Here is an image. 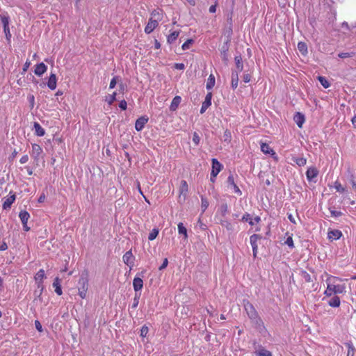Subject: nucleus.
Listing matches in <instances>:
<instances>
[{
    "label": "nucleus",
    "mask_w": 356,
    "mask_h": 356,
    "mask_svg": "<svg viewBox=\"0 0 356 356\" xmlns=\"http://www.w3.org/2000/svg\"><path fill=\"white\" fill-rule=\"evenodd\" d=\"M339 57L341 58H348L351 56V54L348 52H342L339 54Z\"/></svg>",
    "instance_id": "62"
},
{
    "label": "nucleus",
    "mask_w": 356,
    "mask_h": 356,
    "mask_svg": "<svg viewBox=\"0 0 356 356\" xmlns=\"http://www.w3.org/2000/svg\"><path fill=\"white\" fill-rule=\"evenodd\" d=\"M327 234H328V238L330 240L339 239L342 236L341 232L338 229H333V230L329 231Z\"/></svg>",
    "instance_id": "20"
},
{
    "label": "nucleus",
    "mask_w": 356,
    "mask_h": 356,
    "mask_svg": "<svg viewBox=\"0 0 356 356\" xmlns=\"http://www.w3.org/2000/svg\"><path fill=\"white\" fill-rule=\"evenodd\" d=\"M148 327L146 325H143L140 330V336L143 337H146L147 334L148 333Z\"/></svg>",
    "instance_id": "55"
},
{
    "label": "nucleus",
    "mask_w": 356,
    "mask_h": 356,
    "mask_svg": "<svg viewBox=\"0 0 356 356\" xmlns=\"http://www.w3.org/2000/svg\"><path fill=\"white\" fill-rule=\"evenodd\" d=\"M61 280L56 277L53 282V286L55 288V292L58 295L60 296L62 294V289L60 285Z\"/></svg>",
    "instance_id": "19"
},
{
    "label": "nucleus",
    "mask_w": 356,
    "mask_h": 356,
    "mask_svg": "<svg viewBox=\"0 0 356 356\" xmlns=\"http://www.w3.org/2000/svg\"><path fill=\"white\" fill-rule=\"evenodd\" d=\"M133 286L136 292L141 290L143 286V281L140 277H135L133 280Z\"/></svg>",
    "instance_id": "16"
},
{
    "label": "nucleus",
    "mask_w": 356,
    "mask_h": 356,
    "mask_svg": "<svg viewBox=\"0 0 356 356\" xmlns=\"http://www.w3.org/2000/svg\"><path fill=\"white\" fill-rule=\"evenodd\" d=\"M56 81H57V79H56V74L54 73H51L49 76V80L47 82V86L49 87V88L51 90L56 89Z\"/></svg>",
    "instance_id": "15"
},
{
    "label": "nucleus",
    "mask_w": 356,
    "mask_h": 356,
    "mask_svg": "<svg viewBox=\"0 0 356 356\" xmlns=\"http://www.w3.org/2000/svg\"><path fill=\"white\" fill-rule=\"evenodd\" d=\"M252 322L255 325V327L259 330V332H261L263 330L265 329L264 326V323L261 318L257 315L255 318L250 319Z\"/></svg>",
    "instance_id": "13"
},
{
    "label": "nucleus",
    "mask_w": 356,
    "mask_h": 356,
    "mask_svg": "<svg viewBox=\"0 0 356 356\" xmlns=\"http://www.w3.org/2000/svg\"><path fill=\"white\" fill-rule=\"evenodd\" d=\"M47 67L43 63H40L35 65L34 73L37 76H40L47 71Z\"/></svg>",
    "instance_id": "10"
},
{
    "label": "nucleus",
    "mask_w": 356,
    "mask_h": 356,
    "mask_svg": "<svg viewBox=\"0 0 356 356\" xmlns=\"http://www.w3.org/2000/svg\"><path fill=\"white\" fill-rule=\"evenodd\" d=\"M228 46L227 42L224 44L221 48V55L223 61L226 63L228 61L227 58Z\"/></svg>",
    "instance_id": "30"
},
{
    "label": "nucleus",
    "mask_w": 356,
    "mask_h": 356,
    "mask_svg": "<svg viewBox=\"0 0 356 356\" xmlns=\"http://www.w3.org/2000/svg\"><path fill=\"white\" fill-rule=\"evenodd\" d=\"M215 76L211 74L208 78L206 88L207 90H211L215 85Z\"/></svg>",
    "instance_id": "34"
},
{
    "label": "nucleus",
    "mask_w": 356,
    "mask_h": 356,
    "mask_svg": "<svg viewBox=\"0 0 356 356\" xmlns=\"http://www.w3.org/2000/svg\"><path fill=\"white\" fill-rule=\"evenodd\" d=\"M119 107L123 111L126 110L127 107V102L124 99L120 101L119 104Z\"/></svg>",
    "instance_id": "58"
},
{
    "label": "nucleus",
    "mask_w": 356,
    "mask_h": 356,
    "mask_svg": "<svg viewBox=\"0 0 356 356\" xmlns=\"http://www.w3.org/2000/svg\"><path fill=\"white\" fill-rule=\"evenodd\" d=\"M181 97L175 96L171 102V104L170 106V111H175L178 108L179 104L181 103Z\"/></svg>",
    "instance_id": "24"
},
{
    "label": "nucleus",
    "mask_w": 356,
    "mask_h": 356,
    "mask_svg": "<svg viewBox=\"0 0 356 356\" xmlns=\"http://www.w3.org/2000/svg\"><path fill=\"white\" fill-rule=\"evenodd\" d=\"M261 150L266 154H268L273 156L275 155V152L266 143H262L261 145Z\"/></svg>",
    "instance_id": "26"
},
{
    "label": "nucleus",
    "mask_w": 356,
    "mask_h": 356,
    "mask_svg": "<svg viewBox=\"0 0 356 356\" xmlns=\"http://www.w3.org/2000/svg\"><path fill=\"white\" fill-rule=\"evenodd\" d=\"M318 81H320L321 84L325 88H327L330 86V83L326 79V78L323 76H318Z\"/></svg>",
    "instance_id": "44"
},
{
    "label": "nucleus",
    "mask_w": 356,
    "mask_h": 356,
    "mask_svg": "<svg viewBox=\"0 0 356 356\" xmlns=\"http://www.w3.org/2000/svg\"><path fill=\"white\" fill-rule=\"evenodd\" d=\"M9 24H3V31L6 35V40L10 43L11 38V33L10 32Z\"/></svg>",
    "instance_id": "35"
},
{
    "label": "nucleus",
    "mask_w": 356,
    "mask_h": 356,
    "mask_svg": "<svg viewBox=\"0 0 356 356\" xmlns=\"http://www.w3.org/2000/svg\"><path fill=\"white\" fill-rule=\"evenodd\" d=\"M329 210H330L332 217L337 218V217L341 216L343 215V213L341 211H336V210H334V208L330 207V208H329Z\"/></svg>",
    "instance_id": "49"
},
{
    "label": "nucleus",
    "mask_w": 356,
    "mask_h": 356,
    "mask_svg": "<svg viewBox=\"0 0 356 356\" xmlns=\"http://www.w3.org/2000/svg\"><path fill=\"white\" fill-rule=\"evenodd\" d=\"M238 83V72L236 70L232 71V81L231 85L233 89H236Z\"/></svg>",
    "instance_id": "18"
},
{
    "label": "nucleus",
    "mask_w": 356,
    "mask_h": 356,
    "mask_svg": "<svg viewBox=\"0 0 356 356\" xmlns=\"http://www.w3.org/2000/svg\"><path fill=\"white\" fill-rule=\"evenodd\" d=\"M212 170L211 172V175L216 178L217 175L220 172L222 165V164L216 159H212Z\"/></svg>",
    "instance_id": "5"
},
{
    "label": "nucleus",
    "mask_w": 356,
    "mask_h": 356,
    "mask_svg": "<svg viewBox=\"0 0 356 356\" xmlns=\"http://www.w3.org/2000/svg\"><path fill=\"white\" fill-rule=\"evenodd\" d=\"M293 120L298 125L299 128L302 127L303 123L305 122V115L300 112H297L293 117Z\"/></svg>",
    "instance_id": "9"
},
{
    "label": "nucleus",
    "mask_w": 356,
    "mask_h": 356,
    "mask_svg": "<svg viewBox=\"0 0 356 356\" xmlns=\"http://www.w3.org/2000/svg\"><path fill=\"white\" fill-rule=\"evenodd\" d=\"M45 277V275H44V270H42V269H40L35 275V281L38 282H42V280L44 279V277Z\"/></svg>",
    "instance_id": "38"
},
{
    "label": "nucleus",
    "mask_w": 356,
    "mask_h": 356,
    "mask_svg": "<svg viewBox=\"0 0 356 356\" xmlns=\"http://www.w3.org/2000/svg\"><path fill=\"white\" fill-rule=\"evenodd\" d=\"M328 304L330 307H338L340 305V298L334 296L328 301Z\"/></svg>",
    "instance_id": "27"
},
{
    "label": "nucleus",
    "mask_w": 356,
    "mask_h": 356,
    "mask_svg": "<svg viewBox=\"0 0 356 356\" xmlns=\"http://www.w3.org/2000/svg\"><path fill=\"white\" fill-rule=\"evenodd\" d=\"M158 24H147V26L145 29V31L146 33L149 34L152 33Z\"/></svg>",
    "instance_id": "42"
},
{
    "label": "nucleus",
    "mask_w": 356,
    "mask_h": 356,
    "mask_svg": "<svg viewBox=\"0 0 356 356\" xmlns=\"http://www.w3.org/2000/svg\"><path fill=\"white\" fill-rule=\"evenodd\" d=\"M300 275H301L302 278L304 279L305 281L307 282H311L312 281V278H311V275L307 272H306L305 270L301 271Z\"/></svg>",
    "instance_id": "43"
},
{
    "label": "nucleus",
    "mask_w": 356,
    "mask_h": 356,
    "mask_svg": "<svg viewBox=\"0 0 356 356\" xmlns=\"http://www.w3.org/2000/svg\"><path fill=\"white\" fill-rule=\"evenodd\" d=\"M140 297V293L136 292L135 297L134 298V302L132 305V308H136L139 303V299Z\"/></svg>",
    "instance_id": "47"
},
{
    "label": "nucleus",
    "mask_w": 356,
    "mask_h": 356,
    "mask_svg": "<svg viewBox=\"0 0 356 356\" xmlns=\"http://www.w3.org/2000/svg\"><path fill=\"white\" fill-rule=\"evenodd\" d=\"M42 152V149L38 144L32 145V155L35 159H37Z\"/></svg>",
    "instance_id": "25"
},
{
    "label": "nucleus",
    "mask_w": 356,
    "mask_h": 356,
    "mask_svg": "<svg viewBox=\"0 0 356 356\" xmlns=\"http://www.w3.org/2000/svg\"><path fill=\"white\" fill-rule=\"evenodd\" d=\"M116 92H113L106 98V101H107L109 105H111L116 100Z\"/></svg>",
    "instance_id": "48"
},
{
    "label": "nucleus",
    "mask_w": 356,
    "mask_h": 356,
    "mask_svg": "<svg viewBox=\"0 0 356 356\" xmlns=\"http://www.w3.org/2000/svg\"><path fill=\"white\" fill-rule=\"evenodd\" d=\"M44 290V286L42 284V282H38V289L35 290L34 291V296H35V300L36 299H41V295L42 293V291Z\"/></svg>",
    "instance_id": "21"
},
{
    "label": "nucleus",
    "mask_w": 356,
    "mask_h": 356,
    "mask_svg": "<svg viewBox=\"0 0 356 356\" xmlns=\"http://www.w3.org/2000/svg\"><path fill=\"white\" fill-rule=\"evenodd\" d=\"M19 217L22 224L27 223V221L30 217L29 213L26 211H21Z\"/></svg>",
    "instance_id": "31"
},
{
    "label": "nucleus",
    "mask_w": 356,
    "mask_h": 356,
    "mask_svg": "<svg viewBox=\"0 0 356 356\" xmlns=\"http://www.w3.org/2000/svg\"><path fill=\"white\" fill-rule=\"evenodd\" d=\"M116 79H117V77L115 76L111 79V81L110 82V85H109V88L112 89L115 87L116 83H117Z\"/></svg>",
    "instance_id": "61"
},
{
    "label": "nucleus",
    "mask_w": 356,
    "mask_h": 356,
    "mask_svg": "<svg viewBox=\"0 0 356 356\" xmlns=\"http://www.w3.org/2000/svg\"><path fill=\"white\" fill-rule=\"evenodd\" d=\"M261 236L259 234H254L250 237V242L252 248L253 257H257L258 249V241L261 239Z\"/></svg>",
    "instance_id": "3"
},
{
    "label": "nucleus",
    "mask_w": 356,
    "mask_h": 356,
    "mask_svg": "<svg viewBox=\"0 0 356 356\" xmlns=\"http://www.w3.org/2000/svg\"><path fill=\"white\" fill-rule=\"evenodd\" d=\"M243 221L248 222L250 225H253L254 222H259L261 220L259 216H256L254 220L251 218L250 214L246 213L242 218Z\"/></svg>",
    "instance_id": "11"
},
{
    "label": "nucleus",
    "mask_w": 356,
    "mask_h": 356,
    "mask_svg": "<svg viewBox=\"0 0 356 356\" xmlns=\"http://www.w3.org/2000/svg\"><path fill=\"white\" fill-rule=\"evenodd\" d=\"M193 43V40L192 39H188L183 44H182V49L183 50H186L188 49H189L190 47V45Z\"/></svg>",
    "instance_id": "50"
},
{
    "label": "nucleus",
    "mask_w": 356,
    "mask_h": 356,
    "mask_svg": "<svg viewBox=\"0 0 356 356\" xmlns=\"http://www.w3.org/2000/svg\"><path fill=\"white\" fill-rule=\"evenodd\" d=\"M193 141L195 145H198L200 144V138L197 132H194L193 134Z\"/></svg>",
    "instance_id": "52"
},
{
    "label": "nucleus",
    "mask_w": 356,
    "mask_h": 356,
    "mask_svg": "<svg viewBox=\"0 0 356 356\" xmlns=\"http://www.w3.org/2000/svg\"><path fill=\"white\" fill-rule=\"evenodd\" d=\"M285 244H286L291 248H294L293 241V238H292L291 236H289L286 238V240L285 241Z\"/></svg>",
    "instance_id": "54"
},
{
    "label": "nucleus",
    "mask_w": 356,
    "mask_h": 356,
    "mask_svg": "<svg viewBox=\"0 0 356 356\" xmlns=\"http://www.w3.org/2000/svg\"><path fill=\"white\" fill-rule=\"evenodd\" d=\"M179 31L172 32L171 34H170L168 36V39H167L168 42L171 44L173 42H175L176 40V39L177 38V37L179 36Z\"/></svg>",
    "instance_id": "36"
},
{
    "label": "nucleus",
    "mask_w": 356,
    "mask_h": 356,
    "mask_svg": "<svg viewBox=\"0 0 356 356\" xmlns=\"http://www.w3.org/2000/svg\"><path fill=\"white\" fill-rule=\"evenodd\" d=\"M220 224L223 227L226 228L227 230L228 231H233L234 229L232 223L227 220H222Z\"/></svg>",
    "instance_id": "40"
},
{
    "label": "nucleus",
    "mask_w": 356,
    "mask_h": 356,
    "mask_svg": "<svg viewBox=\"0 0 356 356\" xmlns=\"http://www.w3.org/2000/svg\"><path fill=\"white\" fill-rule=\"evenodd\" d=\"M236 70L238 72H241L243 69V65L242 61V57L241 55L236 56L234 58Z\"/></svg>",
    "instance_id": "23"
},
{
    "label": "nucleus",
    "mask_w": 356,
    "mask_h": 356,
    "mask_svg": "<svg viewBox=\"0 0 356 356\" xmlns=\"http://www.w3.org/2000/svg\"><path fill=\"white\" fill-rule=\"evenodd\" d=\"M35 326L38 332H42V327L39 321L36 320L35 321Z\"/></svg>",
    "instance_id": "59"
},
{
    "label": "nucleus",
    "mask_w": 356,
    "mask_h": 356,
    "mask_svg": "<svg viewBox=\"0 0 356 356\" xmlns=\"http://www.w3.org/2000/svg\"><path fill=\"white\" fill-rule=\"evenodd\" d=\"M178 232H179V234H184V237L185 238H186L188 237V235H187V229L184 226V224L182 222H179L178 224Z\"/></svg>",
    "instance_id": "37"
},
{
    "label": "nucleus",
    "mask_w": 356,
    "mask_h": 356,
    "mask_svg": "<svg viewBox=\"0 0 356 356\" xmlns=\"http://www.w3.org/2000/svg\"><path fill=\"white\" fill-rule=\"evenodd\" d=\"M250 79H251V76L249 74H243V81L245 82V83H248L250 81Z\"/></svg>",
    "instance_id": "64"
},
{
    "label": "nucleus",
    "mask_w": 356,
    "mask_h": 356,
    "mask_svg": "<svg viewBox=\"0 0 356 356\" xmlns=\"http://www.w3.org/2000/svg\"><path fill=\"white\" fill-rule=\"evenodd\" d=\"M254 353L256 356H273V354L270 351L266 350L265 348L260 345L255 348Z\"/></svg>",
    "instance_id": "7"
},
{
    "label": "nucleus",
    "mask_w": 356,
    "mask_h": 356,
    "mask_svg": "<svg viewBox=\"0 0 356 356\" xmlns=\"http://www.w3.org/2000/svg\"><path fill=\"white\" fill-rule=\"evenodd\" d=\"M299 166H303L306 164L307 160L303 157H298L293 160Z\"/></svg>",
    "instance_id": "45"
},
{
    "label": "nucleus",
    "mask_w": 356,
    "mask_h": 356,
    "mask_svg": "<svg viewBox=\"0 0 356 356\" xmlns=\"http://www.w3.org/2000/svg\"><path fill=\"white\" fill-rule=\"evenodd\" d=\"M244 308L246 311V313L248 316V317L252 318H255L256 316L258 315L257 312L256 311L254 306L250 303L248 301H247L245 303H244Z\"/></svg>",
    "instance_id": "4"
},
{
    "label": "nucleus",
    "mask_w": 356,
    "mask_h": 356,
    "mask_svg": "<svg viewBox=\"0 0 356 356\" xmlns=\"http://www.w3.org/2000/svg\"><path fill=\"white\" fill-rule=\"evenodd\" d=\"M298 49L302 55H305L307 54V46L306 43L303 42H299L298 43Z\"/></svg>",
    "instance_id": "33"
},
{
    "label": "nucleus",
    "mask_w": 356,
    "mask_h": 356,
    "mask_svg": "<svg viewBox=\"0 0 356 356\" xmlns=\"http://www.w3.org/2000/svg\"><path fill=\"white\" fill-rule=\"evenodd\" d=\"M148 122V118H146L145 116H141L139 118H138L135 123V129L139 131H141L143 128L145 124Z\"/></svg>",
    "instance_id": "8"
},
{
    "label": "nucleus",
    "mask_w": 356,
    "mask_h": 356,
    "mask_svg": "<svg viewBox=\"0 0 356 356\" xmlns=\"http://www.w3.org/2000/svg\"><path fill=\"white\" fill-rule=\"evenodd\" d=\"M123 261L127 265L133 266L134 265V259H133V254L131 250L127 251L124 255H123Z\"/></svg>",
    "instance_id": "12"
},
{
    "label": "nucleus",
    "mask_w": 356,
    "mask_h": 356,
    "mask_svg": "<svg viewBox=\"0 0 356 356\" xmlns=\"http://www.w3.org/2000/svg\"><path fill=\"white\" fill-rule=\"evenodd\" d=\"M344 345L348 348L347 356H356V350L351 341L346 342Z\"/></svg>",
    "instance_id": "22"
},
{
    "label": "nucleus",
    "mask_w": 356,
    "mask_h": 356,
    "mask_svg": "<svg viewBox=\"0 0 356 356\" xmlns=\"http://www.w3.org/2000/svg\"><path fill=\"white\" fill-rule=\"evenodd\" d=\"M227 184L231 185L232 186H234V185H236V184L234 182V177L232 174L229 175V177H227Z\"/></svg>",
    "instance_id": "56"
},
{
    "label": "nucleus",
    "mask_w": 356,
    "mask_h": 356,
    "mask_svg": "<svg viewBox=\"0 0 356 356\" xmlns=\"http://www.w3.org/2000/svg\"><path fill=\"white\" fill-rule=\"evenodd\" d=\"M334 188H336V190L338 191V192H341V193H343L346 191L345 188L341 186V184L338 182V181H335L334 183Z\"/></svg>",
    "instance_id": "51"
},
{
    "label": "nucleus",
    "mask_w": 356,
    "mask_h": 356,
    "mask_svg": "<svg viewBox=\"0 0 356 356\" xmlns=\"http://www.w3.org/2000/svg\"><path fill=\"white\" fill-rule=\"evenodd\" d=\"M33 126L37 136H43L44 135V129L40 125L38 122H34Z\"/></svg>",
    "instance_id": "28"
},
{
    "label": "nucleus",
    "mask_w": 356,
    "mask_h": 356,
    "mask_svg": "<svg viewBox=\"0 0 356 356\" xmlns=\"http://www.w3.org/2000/svg\"><path fill=\"white\" fill-rule=\"evenodd\" d=\"M175 68L177 70H182L185 68V65L184 63H175Z\"/></svg>",
    "instance_id": "63"
},
{
    "label": "nucleus",
    "mask_w": 356,
    "mask_h": 356,
    "mask_svg": "<svg viewBox=\"0 0 356 356\" xmlns=\"http://www.w3.org/2000/svg\"><path fill=\"white\" fill-rule=\"evenodd\" d=\"M211 98H212V93L211 92L207 93V95H206L205 99L202 104V107L200 109L201 114L204 113L207 111V109L211 105Z\"/></svg>",
    "instance_id": "6"
},
{
    "label": "nucleus",
    "mask_w": 356,
    "mask_h": 356,
    "mask_svg": "<svg viewBox=\"0 0 356 356\" xmlns=\"http://www.w3.org/2000/svg\"><path fill=\"white\" fill-rule=\"evenodd\" d=\"M227 209H228V207L226 203L221 204L220 209V212H221V214L222 216H225V215L227 212Z\"/></svg>",
    "instance_id": "53"
},
{
    "label": "nucleus",
    "mask_w": 356,
    "mask_h": 356,
    "mask_svg": "<svg viewBox=\"0 0 356 356\" xmlns=\"http://www.w3.org/2000/svg\"><path fill=\"white\" fill-rule=\"evenodd\" d=\"M349 181L352 184L353 188L356 192V182L355 181V177L353 175H350Z\"/></svg>",
    "instance_id": "57"
},
{
    "label": "nucleus",
    "mask_w": 356,
    "mask_h": 356,
    "mask_svg": "<svg viewBox=\"0 0 356 356\" xmlns=\"http://www.w3.org/2000/svg\"><path fill=\"white\" fill-rule=\"evenodd\" d=\"M318 173V172L316 168H309L306 172L307 179L309 181L313 180L317 177Z\"/></svg>",
    "instance_id": "17"
},
{
    "label": "nucleus",
    "mask_w": 356,
    "mask_h": 356,
    "mask_svg": "<svg viewBox=\"0 0 356 356\" xmlns=\"http://www.w3.org/2000/svg\"><path fill=\"white\" fill-rule=\"evenodd\" d=\"M79 284L81 286L79 287V295L81 298H85L88 290V280L86 277L82 275L79 279Z\"/></svg>",
    "instance_id": "2"
},
{
    "label": "nucleus",
    "mask_w": 356,
    "mask_h": 356,
    "mask_svg": "<svg viewBox=\"0 0 356 356\" xmlns=\"http://www.w3.org/2000/svg\"><path fill=\"white\" fill-rule=\"evenodd\" d=\"M231 138H232V135H231L230 131H229L228 129H226L224 131V134L222 136V140L225 142L229 143L231 141Z\"/></svg>",
    "instance_id": "39"
},
{
    "label": "nucleus",
    "mask_w": 356,
    "mask_h": 356,
    "mask_svg": "<svg viewBox=\"0 0 356 356\" xmlns=\"http://www.w3.org/2000/svg\"><path fill=\"white\" fill-rule=\"evenodd\" d=\"M162 20L161 14L159 11H154L152 13V17L148 22H158V21Z\"/></svg>",
    "instance_id": "29"
},
{
    "label": "nucleus",
    "mask_w": 356,
    "mask_h": 356,
    "mask_svg": "<svg viewBox=\"0 0 356 356\" xmlns=\"http://www.w3.org/2000/svg\"><path fill=\"white\" fill-rule=\"evenodd\" d=\"M159 234V229H156V228H154L152 230V232L149 233V236H148V239L149 241H153L154 240L156 236H158Z\"/></svg>",
    "instance_id": "41"
},
{
    "label": "nucleus",
    "mask_w": 356,
    "mask_h": 356,
    "mask_svg": "<svg viewBox=\"0 0 356 356\" xmlns=\"http://www.w3.org/2000/svg\"><path fill=\"white\" fill-rule=\"evenodd\" d=\"M345 290L343 285L338 284H328L327 289L325 291V294L327 296H331L332 293H342Z\"/></svg>",
    "instance_id": "1"
},
{
    "label": "nucleus",
    "mask_w": 356,
    "mask_h": 356,
    "mask_svg": "<svg viewBox=\"0 0 356 356\" xmlns=\"http://www.w3.org/2000/svg\"><path fill=\"white\" fill-rule=\"evenodd\" d=\"M168 264V259H167V258H165V259H164V260H163V264H161V266L159 268V269L160 270H162L165 269V268L167 267Z\"/></svg>",
    "instance_id": "60"
},
{
    "label": "nucleus",
    "mask_w": 356,
    "mask_h": 356,
    "mask_svg": "<svg viewBox=\"0 0 356 356\" xmlns=\"http://www.w3.org/2000/svg\"><path fill=\"white\" fill-rule=\"evenodd\" d=\"M188 192V184L186 181L182 180L181 181V186L179 188V195H186V193Z\"/></svg>",
    "instance_id": "32"
},
{
    "label": "nucleus",
    "mask_w": 356,
    "mask_h": 356,
    "mask_svg": "<svg viewBox=\"0 0 356 356\" xmlns=\"http://www.w3.org/2000/svg\"><path fill=\"white\" fill-rule=\"evenodd\" d=\"M201 200H202L201 207L202 209V212H204L205 210L209 207V202H208L207 199L204 197L203 196H201Z\"/></svg>",
    "instance_id": "46"
},
{
    "label": "nucleus",
    "mask_w": 356,
    "mask_h": 356,
    "mask_svg": "<svg viewBox=\"0 0 356 356\" xmlns=\"http://www.w3.org/2000/svg\"><path fill=\"white\" fill-rule=\"evenodd\" d=\"M16 195L15 194H13L10 197H8L3 203V209L5 210H7L11 207L12 204L15 200Z\"/></svg>",
    "instance_id": "14"
}]
</instances>
